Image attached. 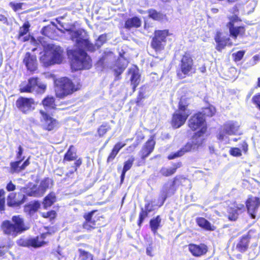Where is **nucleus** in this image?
Masks as SVG:
<instances>
[{
	"label": "nucleus",
	"instance_id": "774afa93",
	"mask_svg": "<svg viewBox=\"0 0 260 260\" xmlns=\"http://www.w3.org/2000/svg\"><path fill=\"white\" fill-rule=\"evenodd\" d=\"M29 165V161L28 160H25L22 164H21L22 166L23 167V170L25 168L26 166Z\"/></svg>",
	"mask_w": 260,
	"mask_h": 260
},
{
	"label": "nucleus",
	"instance_id": "f8f14e48",
	"mask_svg": "<svg viewBox=\"0 0 260 260\" xmlns=\"http://www.w3.org/2000/svg\"><path fill=\"white\" fill-rule=\"evenodd\" d=\"M260 206L259 199L255 197H249L246 201V207L247 211L251 217L255 218L256 213Z\"/></svg>",
	"mask_w": 260,
	"mask_h": 260
},
{
	"label": "nucleus",
	"instance_id": "3c124183",
	"mask_svg": "<svg viewBox=\"0 0 260 260\" xmlns=\"http://www.w3.org/2000/svg\"><path fill=\"white\" fill-rule=\"evenodd\" d=\"M23 5L24 3H15L14 2H10L9 4V6L13 9V10L15 12L21 10L22 5Z\"/></svg>",
	"mask_w": 260,
	"mask_h": 260
},
{
	"label": "nucleus",
	"instance_id": "09e8293b",
	"mask_svg": "<svg viewBox=\"0 0 260 260\" xmlns=\"http://www.w3.org/2000/svg\"><path fill=\"white\" fill-rule=\"evenodd\" d=\"M149 16L154 20H159L162 18V15L154 10H150L148 11Z\"/></svg>",
	"mask_w": 260,
	"mask_h": 260
},
{
	"label": "nucleus",
	"instance_id": "58836bf2",
	"mask_svg": "<svg viewBox=\"0 0 260 260\" xmlns=\"http://www.w3.org/2000/svg\"><path fill=\"white\" fill-rule=\"evenodd\" d=\"M164 44L165 43L160 41L158 39L154 37L151 42V46L155 50V51H158L164 48Z\"/></svg>",
	"mask_w": 260,
	"mask_h": 260
},
{
	"label": "nucleus",
	"instance_id": "f257e3e1",
	"mask_svg": "<svg viewBox=\"0 0 260 260\" xmlns=\"http://www.w3.org/2000/svg\"><path fill=\"white\" fill-rule=\"evenodd\" d=\"M69 34L73 41L76 43V48L68 50V54L72 59L71 66L75 70L89 69L91 67V59L84 50L93 51L98 49L107 41V35L99 36L93 45L88 41L86 32L82 29L68 30Z\"/></svg>",
	"mask_w": 260,
	"mask_h": 260
},
{
	"label": "nucleus",
	"instance_id": "c85d7f7f",
	"mask_svg": "<svg viewBox=\"0 0 260 260\" xmlns=\"http://www.w3.org/2000/svg\"><path fill=\"white\" fill-rule=\"evenodd\" d=\"M181 166V162H179L174 164L173 167L171 168H162L160 170L161 174L164 176H169L174 174L178 168Z\"/></svg>",
	"mask_w": 260,
	"mask_h": 260
},
{
	"label": "nucleus",
	"instance_id": "c03bdc74",
	"mask_svg": "<svg viewBox=\"0 0 260 260\" xmlns=\"http://www.w3.org/2000/svg\"><path fill=\"white\" fill-rule=\"evenodd\" d=\"M78 251L79 252V258L80 260H92V255L82 249H79Z\"/></svg>",
	"mask_w": 260,
	"mask_h": 260
},
{
	"label": "nucleus",
	"instance_id": "a211bd4d",
	"mask_svg": "<svg viewBox=\"0 0 260 260\" xmlns=\"http://www.w3.org/2000/svg\"><path fill=\"white\" fill-rule=\"evenodd\" d=\"M27 69L33 72L37 68V60L36 56L27 52L25 54L23 61Z\"/></svg>",
	"mask_w": 260,
	"mask_h": 260
},
{
	"label": "nucleus",
	"instance_id": "7ed1b4c3",
	"mask_svg": "<svg viewBox=\"0 0 260 260\" xmlns=\"http://www.w3.org/2000/svg\"><path fill=\"white\" fill-rule=\"evenodd\" d=\"M40 60L45 67L59 64L63 60V50L58 46L47 44L44 47V53L40 56Z\"/></svg>",
	"mask_w": 260,
	"mask_h": 260
},
{
	"label": "nucleus",
	"instance_id": "5fc2aeb1",
	"mask_svg": "<svg viewBox=\"0 0 260 260\" xmlns=\"http://www.w3.org/2000/svg\"><path fill=\"white\" fill-rule=\"evenodd\" d=\"M252 101L256 107L260 110V93L254 95L252 98Z\"/></svg>",
	"mask_w": 260,
	"mask_h": 260
},
{
	"label": "nucleus",
	"instance_id": "0eeeda50",
	"mask_svg": "<svg viewBox=\"0 0 260 260\" xmlns=\"http://www.w3.org/2000/svg\"><path fill=\"white\" fill-rule=\"evenodd\" d=\"M190 113L186 109V105L181 99L179 103V110L176 111L172 118V125L175 128H179L186 121Z\"/></svg>",
	"mask_w": 260,
	"mask_h": 260
},
{
	"label": "nucleus",
	"instance_id": "5701e85b",
	"mask_svg": "<svg viewBox=\"0 0 260 260\" xmlns=\"http://www.w3.org/2000/svg\"><path fill=\"white\" fill-rule=\"evenodd\" d=\"M94 213V211H92L87 214L84 215V217L85 219V222L83 224V228L87 230H91L94 229L97 224L96 223L98 218H93V214Z\"/></svg>",
	"mask_w": 260,
	"mask_h": 260
},
{
	"label": "nucleus",
	"instance_id": "8fccbe9b",
	"mask_svg": "<svg viewBox=\"0 0 260 260\" xmlns=\"http://www.w3.org/2000/svg\"><path fill=\"white\" fill-rule=\"evenodd\" d=\"M5 191L4 189H0V210L1 211L5 210Z\"/></svg>",
	"mask_w": 260,
	"mask_h": 260
},
{
	"label": "nucleus",
	"instance_id": "69168bd1",
	"mask_svg": "<svg viewBox=\"0 0 260 260\" xmlns=\"http://www.w3.org/2000/svg\"><path fill=\"white\" fill-rule=\"evenodd\" d=\"M242 148L244 152H246L248 150V145L245 142L242 144Z\"/></svg>",
	"mask_w": 260,
	"mask_h": 260
},
{
	"label": "nucleus",
	"instance_id": "ddd939ff",
	"mask_svg": "<svg viewBox=\"0 0 260 260\" xmlns=\"http://www.w3.org/2000/svg\"><path fill=\"white\" fill-rule=\"evenodd\" d=\"M205 118L201 113L196 114L189 120L188 125L189 127L194 131L199 128H206L205 126Z\"/></svg>",
	"mask_w": 260,
	"mask_h": 260
},
{
	"label": "nucleus",
	"instance_id": "9b49d317",
	"mask_svg": "<svg viewBox=\"0 0 260 260\" xmlns=\"http://www.w3.org/2000/svg\"><path fill=\"white\" fill-rule=\"evenodd\" d=\"M40 113L42 115L41 121L44 129L47 131H51L58 126V121L51 117L45 111L41 110Z\"/></svg>",
	"mask_w": 260,
	"mask_h": 260
},
{
	"label": "nucleus",
	"instance_id": "20e7f679",
	"mask_svg": "<svg viewBox=\"0 0 260 260\" xmlns=\"http://www.w3.org/2000/svg\"><path fill=\"white\" fill-rule=\"evenodd\" d=\"M55 84L56 95L60 98L70 94L78 89L75 88L72 81L66 77L56 80Z\"/></svg>",
	"mask_w": 260,
	"mask_h": 260
},
{
	"label": "nucleus",
	"instance_id": "052dcab7",
	"mask_svg": "<svg viewBox=\"0 0 260 260\" xmlns=\"http://www.w3.org/2000/svg\"><path fill=\"white\" fill-rule=\"evenodd\" d=\"M23 151V149L22 147L21 146H19L18 147V151L17 154V158L18 159H21V155L22 154ZM23 158H22V160H23Z\"/></svg>",
	"mask_w": 260,
	"mask_h": 260
},
{
	"label": "nucleus",
	"instance_id": "6ab92c4d",
	"mask_svg": "<svg viewBox=\"0 0 260 260\" xmlns=\"http://www.w3.org/2000/svg\"><path fill=\"white\" fill-rule=\"evenodd\" d=\"M128 75L131 76L130 80L134 91L140 82L139 70L137 66H133L128 70Z\"/></svg>",
	"mask_w": 260,
	"mask_h": 260
},
{
	"label": "nucleus",
	"instance_id": "13d9d810",
	"mask_svg": "<svg viewBox=\"0 0 260 260\" xmlns=\"http://www.w3.org/2000/svg\"><path fill=\"white\" fill-rule=\"evenodd\" d=\"M43 216L44 217L53 218L55 216V212L54 211H51L50 212H47V213H43Z\"/></svg>",
	"mask_w": 260,
	"mask_h": 260
},
{
	"label": "nucleus",
	"instance_id": "9d476101",
	"mask_svg": "<svg viewBox=\"0 0 260 260\" xmlns=\"http://www.w3.org/2000/svg\"><path fill=\"white\" fill-rule=\"evenodd\" d=\"M16 105L18 109L24 114L35 109V102L32 99L20 97L17 100Z\"/></svg>",
	"mask_w": 260,
	"mask_h": 260
},
{
	"label": "nucleus",
	"instance_id": "ea45409f",
	"mask_svg": "<svg viewBox=\"0 0 260 260\" xmlns=\"http://www.w3.org/2000/svg\"><path fill=\"white\" fill-rule=\"evenodd\" d=\"M168 35V31L167 30H157L155 32L154 37L162 42L164 43L166 42V37Z\"/></svg>",
	"mask_w": 260,
	"mask_h": 260
},
{
	"label": "nucleus",
	"instance_id": "49530a36",
	"mask_svg": "<svg viewBox=\"0 0 260 260\" xmlns=\"http://www.w3.org/2000/svg\"><path fill=\"white\" fill-rule=\"evenodd\" d=\"M145 209L146 211L142 210L139 215V225L140 226L141 224L143 222L144 219L147 216L148 212H149L151 211V209L149 208V204L145 206Z\"/></svg>",
	"mask_w": 260,
	"mask_h": 260
},
{
	"label": "nucleus",
	"instance_id": "b1692460",
	"mask_svg": "<svg viewBox=\"0 0 260 260\" xmlns=\"http://www.w3.org/2000/svg\"><path fill=\"white\" fill-rule=\"evenodd\" d=\"M215 41L217 44L216 49L218 51H221L227 45H232L230 42V39L226 37H221L220 32L216 34Z\"/></svg>",
	"mask_w": 260,
	"mask_h": 260
},
{
	"label": "nucleus",
	"instance_id": "a18cd8bd",
	"mask_svg": "<svg viewBox=\"0 0 260 260\" xmlns=\"http://www.w3.org/2000/svg\"><path fill=\"white\" fill-rule=\"evenodd\" d=\"M111 128L108 123H104L101 125L98 129V133L100 137H103L108 131Z\"/></svg>",
	"mask_w": 260,
	"mask_h": 260
},
{
	"label": "nucleus",
	"instance_id": "423d86ee",
	"mask_svg": "<svg viewBox=\"0 0 260 260\" xmlns=\"http://www.w3.org/2000/svg\"><path fill=\"white\" fill-rule=\"evenodd\" d=\"M179 66L177 75L180 79L190 76L194 73L193 59L189 54L185 53L182 56Z\"/></svg>",
	"mask_w": 260,
	"mask_h": 260
},
{
	"label": "nucleus",
	"instance_id": "dca6fc26",
	"mask_svg": "<svg viewBox=\"0 0 260 260\" xmlns=\"http://www.w3.org/2000/svg\"><path fill=\"white\" fill-rule=\"evenodd\" d=\"M245 210L244 205L242 204H236L233 207L228 209L227 216L231 221H235L238 218L240 213Z\"/></svg>",
	"mask_w": 260,
	"mask_h": 260
},
{
	"label": "nucleus",
	"instance_id": "79ce46f5",
	"mask_svg": "<svg viewBox=\"0 0 260 260\" xmlns=\"http://www.w3.org/2000/svg\"><path fill=\"white\" fill-rule=\"evenodd\" d=\"M215 112L216 109L215 107L210 105L207 107L204 108L201 113L203 114V116L205 115L206 116L212 117L215 114Z\"/></svg>",
	"mask_w": 260,
	"mask_h": 260
},
{
	"label": "nucleus",
	"instance_id": "7c9ffc66",
	"mask_svg": "<svg viewBox=\"0 0 260 260\" xmlns=\"http://www.w3.org/2000/svg\"><path fill=\"white\" fill-rule=\"evenodd\" d=\"M24 192L27 195L34 197H40L43 195L42 191L40 190L39 186L36 185H34L29 188L26 189V191H24Z\"/></svg>",
	"mask_w": 260,
	"mask_h": 260
},
{
	"label": "nucleus",
	"instance_id": "bb28decb",
	"mask_svg": "<svg viewBox=\"0 0 260 260\" xmlns=\"http://www.w3.org/2000/svg\"><path fill=\"white\" fill-rule=\"evenodd\" d=\"M127 65V61L126 59L123 58L118 59L114 69L115 75L117 79H118L119 76L124 71Z\"/></svg>",
	"mask_w": 260,
	"mask_h": 260
},
{
	"label": "nucleus",
	"instance_id": "473e14b6",
	"mask_svg": "<svg viewBox=\"0 0 260 260\" xmlns=\"http://www.w3.org/2000/svg\"><path fill=\"white\" fill-rule=\"evenodd\" d=\"M42 104L47 111L55 108V99L52 96H47L43 100Z\"/></svg>",
	"mask_w": 260,
	"mask_h": 260
},
{
	"label": "nucleus",
	"instance_id": "4468645a",
	"mask_svg": "<svg viewBox=\"0 0 260 260\" xmlns=\"http://www.w3.org/2000/svg\"><path fill=\"white\" fill-rule=\"evenodd\" d=\"M177 178L175 177L172 182H168L162 187L160 192V196L162 199V203L168 197L171 196L175 193L176 187Z\"/></svg>",
	"mask_w": 260,
	"mask_h": 260
},
{
	"label": "nucleus",
	"instance_id": "e2e57ef3",
	"mask_svg": "<svg viewBox=\"0 0 260 260\" xmlns=\"http://www.w3.org/2000/svg\"><path fill=\"white\" fill-rule=\"evenodd\" d=\"M7 247L0 246V257L3 256L7 252Z\"/></svg>",
	"mask_w": 260,
	"mask_h": 260
},
{
	"label": "nucleus",
	"instance_id": "a19ab883",
	"mask_svg": "<svg viewBox=\"0 0 260 260\" xmlns=\"http://www.w3.org/2000/svg\"><path fill=\"white\" fill-rule=\"evenodd\" d=\"M40 205V204L36 202L26 206L24 209L26 212H28L29 214H32L39 208Z\"/></svg>",
	"mask_w": 260,
	"mask_h": 260
},
{
	"label": "nucleus",
	"instance_id": "de8ad7c7",
	"mask_svg": "<svg viewBox=\"0 0 260 260\" xmlns=\"http://www.w3.org/2000/svg\"><path fill=\"white\" fill-rule=\"evenodd\" d=\"M30 27V25L28 22H25L23 26L21 27L19 29V37L20 38L21 37L23 36L26 35L27 32L28 31L29 27Z\"/></svg>",
	"mask_w": 260,
	"mask_h": 260
},
{
	"label": "nucleus",
	"instance_id": "338daca9",
	"mask_svg": "<svg viewBox=\"0 0 260 260\" xmlns=\"http://www.w3.org/2000/svg\"><path fill=\"white\" fill-rule=\"evenodd\" d=\"M29 165V161L28 160H25L22 164H21L22 166L23 167V170L25 168L26 166Z\"/></svg>",
	"mask_w": 260,
	"mask_h": 260
},
{
	"label": "nucleus",
	"instance_id": "6e6552de",
	"mask_svg": "<svg viewBox=\"0 0 260 260\" xmlns=\"http://www.w3.org/2000/svg\"><path fill=\"white\" fill-rule=\"evenodd\" d=\"M46 86L40 82L37 78H31L28 80L27 84L22 83L20 86L21 92H36L42 93L46 90Z\"/></svg>",
	"mask_w": 260,
	"mask_h": 260
},
{
	"label": "nucleus",
	"instance_id": "a878e982",
	"mask_svg": "<svg viewBox=\"0 0 260 260\" xmlns=\"http://www.w3.org/2000/svg\"><path fill=\"white\" fill-rule=\"evenodd\" d=\"M250 237L249 235H245L242 237L236 245V248L240 252L246 251L249 246Z\"/></svg>",
	"mask_w": 260,
	"mask_h": 260
},
{
	"label": "nucleus",
	"instance_id": "2f4dec72",
	"mask_svg": "<svg viewBox=\"0 0 260 260\" xmlns=\"http://www.w3.org/2000/svg\"><path fill=\"white\" fill-rule=\"evenodd\" d=\"M141 25V20L137 17L128 19L125 23V27L131 28L132 27H139Z\"/></svg>",
	"mask_w": 260,
	"mask_h": 260
},
{
	"label": "nucleus",
	"instance_id": "680f3d73",
	"mask_svg": "<svg viewBox=\"0 0 260 260\" xmlns=\"http://www.w3.org/2000/svg\"><path fill=\"white\" fill-rule=\"evenodd\" d=\"M152 250L153 248L151 245H149V246L146 248V253L148 255L150 256H153L152 254Z\"/></svg>",
	"mask_w": 260,
	"mask_h": 260
},
{
	"label": "nucleus",
	"instance_id": "c9c22d12",
	"mask_svg": "<svg viewBox=\"0 0 260 260\" xmlns=\"http://www.w3.org/2000/svg\"><path fill=\"white\" fill-rule=\"evenodd\" d=\"M22 160V159H18V161L11 163V172L12 173H19L23 170V167L21 164Z\"/></svg>",
	"mask_w": 260,
	"mask_h": 260
},
{
	"label": "nucleus",
	"instance_id": "cd10ccee",
	"mask_svg": "<svg viewBox=\"0 0 260 260\" xmlns=\"http://www.w3.org/2000/svg\"><path fill=\"white\" fill-rule=\"evenodd\" d=\"M197 224L202 229L209 231H213L215 230V226L211 224L206 219L203 217H198L196 219Z\"/></svg>",
	"mask_w": 260,
	"mask_h": 260
},
{
	"label": "nucleus",
	"instance_id": "0e129e2a",
	"mask_svg": "<svg viewBox=\"0 0 260 260\" xmlns=\"http://www.w3.org/2000/svg\"><path fill=\"white\" fill-rule=\"evenodd\" d=\"M0 21L3 22V23L8 24V19L3 15H0Z\"/></svg>",
	"mask_w": 260,
	"mask_h": 260
},
{
	"label": "nucleus",
	"instance_id": "393cba45",
	"mask_svg": "<svg viewBox=\"0 0 260 260\" xmlns=\"http://www.w3.org/2000/svg\"><path fill=\"white\" fill-rule=\"evenodd\" d=\"M154 145L155 141L153 139L148 140L141 151V157L143 159H145L152 152Z\"/></svg>",
	"mask_w": 260,
	"mask_h": 260
},
{
	"label": "nucleus",
	"instance_id": "39448f33",
	"mask_svg": "<svg viewBox=\"0 0 260 260\" xmlns=\"http://www.w3.org/2000/svg\"><path fill=\"white\" fill-rule=\"evenodd\" d=\"M240 125L236 121H229L219 130L217 138L225 143L229 142V136L235 135L238 133Z\"/></svg>",
	"mask_w": 260,
	"mask_h": 260
},
{
	"label": "nucleus",
	"instance_id": "f03ea898",
	"mask_svg": "<svg viewBox=\"0 0 260 260\" xmlns=\"http://www.w3.org/2000/svg\"><path fill=\"white\" fill-rule=\"evenodd\" d=\"M1 229L4 234L15 238L22 232L27 230L24 220L19 215L13 216L11 220H4L1 224Z\"/></svg>",
	"mask_w": 260,
	"mask_h": 260
},
{
	"label": "nucleus",
	"instance_id": "1a4fd4ad",
	"mask_svg": "<svg viewBox=\"0 0 260 260\" xmlns=\"http://www.w3.org/2000/svg\"><path fill=\"white\" fill-rule=\"evenodd\" d=\"M46 235L47 234H43L40 237H37L29 239H20L17 241V244L19 246L24 247H40L47 243L46 242L44 241Z\"/></svg>",
	"mask_w": 260,
	"mask_h": 260
},
{
	"label": "nucleus",
	"instance_id": "c756f323",
	"mask_svg": "<svg viewBox=\"0 0 260 260\" xmlns=\"http://www.w3.org/2000/svg\"><path fill=\"white\" fill-rule=\"evenodd\" d=\"M115 57L114 53L110 50L107 49L103 53L102 57L99 61V63L103 64L105 62H113L115 61Z\"/></svg>",
	"mask_w": 260,
	"mask_h": 260
},
{
	"label": "nucleus",
	"instance_id": "4be33fe9",
	"mask_svg": "<svg viewBox=\"0 0 260 260\" xmlns=\"http://www.w3.org/2000/svg\"><path fill=\"white\" fill-rule=\"evenodd\" d=\"M206 128H202L200 131L198 132L193 136L192 140L190 141L194 150L197 149L202 144L204 140V134L206 132Z\"/></svg>",
	"mask_w": 260,
	"mask_h": 260
},
{
	"label": "nucleus",
	"instance_id": "4c0bfd02",
	"mask_svg": "<svg viewBox=\"0 0 260 260\" xmlns=\"http://www.w3.org/2000/svg\"><path fill=\"white\" fill-rule=\"evenodd\" d=\"M56 201V198L54 193H51L45 197L43 204L45 208L51 206Z\"/></svg>",
	"mask_w": 260,
	"mask_h": 260
},
{
	"label": "nucleus",
	"instance_id": "412c9836",
	"mask_svg": "<svg viewBox=\"0 0 260 260\" xmlns=\"http://www.w3.org/2000/svg\"><path fill=\"white\" fill-rule=\"evenodd\" d=\"M191 150H194V149L190 142H188L178 151L173 152L169 154L168 158L169 159H173L182 156L186 153L190 152Z\"/></svg>",
	"mask_w": 260,
	"mask_h": 260
},
{
	"label": "nucleus",
	"instance_id": "4d7b16f0",
	"mask_svg": "<svg viewBox=\"0 0 260 260\" xmlns=\"http://www.w3.org/2000/svg\"><path fill=\"white\" fill-rule=\"evenodd\" d=\"M117 154L118 153L116 151L112 149L111 152L110 153L107 158V162H109L110 161H112L115 158Z\"/></svg>",
	"mask_w": 260,
	"mask_h": 260
},
{
	"label": "nucleus",
	"instance_id": "f3484780",
	"mask_svg": "<svg viewBox=\"0 0 260 260\" xmlns=\"http://www.w3.org/2000/svg\"><path fill=\"white\" fill-rule=\"evenodd\" d=\"M238 17L236 15L232 16L229 22L228 26L229 28L231 36L236 39L239 35L244 32V28L242 26H235L234 22L238 20Z\"/></svg>",
	"mask_w": 260,
	"mask_h": 260
},
{
	"label": "nucleus",
	"instance_id": "864d4df0",
	"mask_svg": "<svg viewBox=\"0 0 260 260\" xmlns=\"http://www.w3.org/2000/svg\"><path fill=\"white\" fill-rule=\"evenodd\" d=\"M244 53V51H239L237 53L233 54L235 60L236 61H240L243 57Z\"/></svg>",
	"mask_w": 260,
	"mask_h": 260
},
{
	"label": "nucleus",
	"instance_id": "37998d69",
	"mask_svg": "<svg viewBox=\"0 0 260 260\" xmlns=\"http://www.w3.org/2000/svg\"><path fill=\"white\" fill-rule=\"evenodd\" d=\"M51 182L52 181L49 178H46L41 182L39 186L40 188V190L42 191L43 194L45 192L46 189L49 187Z\"/></svg>",
	"mask_w": 260,
	"mask_h": 260
},
{
	"label": "nucleus",
	"instance_id": "e433bc0d",
	"mask_svg": "<svg viewBox=\"0 0 260 260\" xmlns=\"http://www.w3.org/2000/svg\"><path fill=\"white\" fill-rule=\"evenodd\" d=\"M76 159V154L73 146H71L64 155L63 161H71Z\"/></svg>",
	"mask_w": 260,
	"mask_h": 260
},
{
	"label": "nucleus",
	"instance_id": "2eb2a0df",
	"mask_svg": "<svg viewBox=\"0 0 260 260\" xmlns=\"http://www.w3.org/2000/svg\"><path fill=\"white\" fill-rule=\"evenodd\" d=\"M25 197L21 193L16 194L13 192L10 193L7 198V205L10 207H17L23 203Z\"/></svg>",
	"mask_w": 260,
	"mask_h": 260
},
{
	"label": "nucleus",
	"instance_id": "603ef678",
	"mask_svg": "<svg viewBox=\"0 0 260 260\" xmlns=\"http://www.w3.org/2000/svg\"><path fill=\"white\" fill-rule=\"evenodd\" d=\"M230 153L234 156H240L242 155L241 151L239 148H232L230 151Z\"/></svg>",
	"mask_w": 260,
	"mask_h": 260
},
{
	"label": "nucleus",
	"instance_id": "f704fd0d",
	"mask_svg": "<svg viewBox=\"0 0 260 260\" xmlns=\"http://www.w3.org/2000/svg\"><path fill=\"white\" fill-rule=\"evenodd\" d=\"M161 220V219L159 215L150 220V226L154 234H155L157 233V231L160 226Z\"/></svg>",
	"mask_w": 260,
	"mask_h": 260
},
{
	"label": "nucleus",
	"instance_id": "72a5a7b5",
	"mask_svg": "<svg viewBox=\"0 0 260 260\" xmlns=\"http://www.w3.org/2000/svg\"><path fill=\"white\" fill-rule=\"evenodd\" d=\"M135 161V158L131 156L127 160L124 162L123 170L121 175V181L122 182L124 179L126 172L128 171L132 167Z\"/></svg>",
	"mask_w": 260,
	"mask_h": 260
},
{
	"label": "nucleus",
	"instance_id": "aec40b11",
	"mask_svg": "<svg viewBox=\"0 0 260 260\" xmlns=\"http://www.w3.org/2000/svg\"><path fill=\"white\" fill-rule=\"evenodd\" d=\"M189 251L194 256H201L207 251V246L205 244L196 245L190 244L188 245Z\"/></svg>",
	"mask_w": 260,
	"mask_h": 260
},
{
	"label": "nucleus",
	"instance_id": "bf43d9fd",
	"mask_svg": "<svg viewBox=\"0 0 260 260\" xmlns=\"http://www.w3.org/2000/svg\"><path fill=\"white\" fill-rule=\"evenodd\" d=\"M6 189L8 191H13L15 189V185L10 181L7 185Z\"/></svg>",
	"mask_w": 260,
	"mask_h": 260
},
{
	"label": "nucleus",
	"instance_id": "6e6d98bb",
	"mask_svg": "<svg viewBox=\"0 0 260 260\" xmlns=\"http://www.w3.org/2000/svg\"><path fill=\"white\" fill-rule=\"evenodd\" d=\"M125 145V143H122L121 142H118L115 145L113 149L116 151L117 153L120 150L121 148H122Z\"/></svg>",
	"mask_w": 260,
	"mask_h": 260
}]
</instances>
